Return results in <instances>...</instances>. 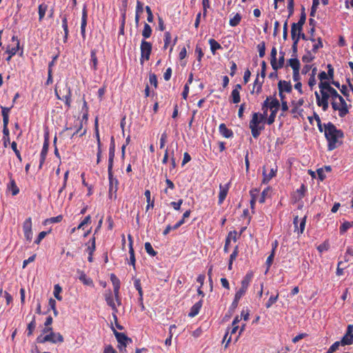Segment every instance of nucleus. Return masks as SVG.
<instances>
[{"label":"nucleus","mask_w":353,"mask_h":353,"mask_svg":"<svg viewBox=\"0 0 353 353\" xmlns=\"http://www.w3.org/2000/svg\"><path fill=\"white\" fill-rule=\"evenodd\" d=\"M229 186L230 184H225V185H219V200H218V204L221 205L223 203L224 200L225 199L228 190H229Z\"/></svg>","instance_id":"4be33fe9"},{"label":"nucleus","mask_w":353,"mask_h":353,"mask_svg":"<svg viewBox=\"0 0 353 353\" xmlns=\"http://www.w3.org/2000/svg\"><path fill=\"white\" fill-rule=\"evenodd\" d=\"M114 152H115L114 139V137H112L111 140H110V148H109L108 166V167H113Z\"/></svg>","instance_id":"393cba45"},{"label":"nucleus","mask_w":353,"mask_h":353,"mask_svg":"<svg viewBox=\"0 0 353 353\" xmlns=\"http://www.w3.org/2000/svg\"><path fill=\"white\" fill-rule=\"evenodd\" d=\"M171 41H172V36H171V34L170 32H165L164 33V38H163V41H164V45H163V50H166L169 45L171 43Z\"/></svg>","instance_id":"a19ab883"},{"label":"nucleus","mask_w":353,"mask_h":353,"mask_svg":"<svg viewBox=\"0 0 353 353\" xmlns=\"http://www.w3.org/2000/svg\"><path fill=\"white\" fill-rule=\"evenodd\" d=\"M353 325H349L346 334L341 339V345H351L353 343Z\"/></svg>","instance_id":"a211bd4d"},{"label":"nucleus","mask_w":353,"mask_h":353,"mask_svg":"<svg viewBox=\"0 0 353 353\" xmlns=\"http://www.w3.org/2000/svg\"><path fill=\"white\" fill-rule=\"evenodd\" d=\"M145 250L146 252L151 256H154L157 254V252L153 249V248L150 242H146L145 243Z\"/></svg>","instance_id":"49530a36"},{"label":"nucleus","mask_w":353,"mask_h":353,"mask_svg":"<svg viewBox=\"0 0 353 353\" xmlns=\"http://www.w3.org/2000/svg\"><path fill=\"white\" fill-rule=\"evenodd\" d=\"M145 11H146L147 14H148L147 21L149 23L153 22L154 17H153V14H152V10H151L150 7L148 6H145Z\"/></svg>","instance_id":"6e6d98bb"},{"label":"nucleus","mask_w":353,"mask_h":353,"mask_svg":"<svg viewBox=\"0 0 353 353\" xmlns=\"http://www.w3.org/2000/svg\"><path fill=\"white\" fill-rule=\"evenodd\" d=\"M262 83H263V81L262 82H259V74L257 75V77L256 78L254 82V86H253V89L251 91L252 93H254V89L255 88H256V93H259L261 91V88H262Z\"/></svg>","instance_id":"09e8293b"},{"label":"nucleus","mask_w":353,"mask_h":353,"mask_svg":"<svg viewBox=\"0 0 353 353\" xmlns=\"http://www.w3.org/2000/svg\"><path fill=\"white\" fill-rule=\"evenodd\" d=\"M49 306L53 310V312L55 315H57L58 314V311L56 308V301L54 299H53L52 298H50L49 299Z\"/></svg>","instance_id":"680f3d73"},{"label":"nucleus","mask_w":353,"mask_h":353,"mask_svg":"<svg viewBox=\"0 0 353 353\" xmlns=\"http://www.w3.org/2000/svg\"><path fill=\"white\" fill-rule=\"evenodd\" d=\"M110 281L112 283L114 288V296L115 299V301L117 303L118 306L121 305V299L119 295V290H120V280L119 278L113 273L110 274Z\"/></svg>","instance_id":"9b49d317"},{"label":"nucleus","mask_w":353,"mask_h":353,"mask_svg":"<svg viewBox=\"0 0 353 353\" xmlns=\"http://www.w3.org/2000/svg\"><path fill=\"white\" fill-rule=\"evenodd\" d=\"M269 192H270V188H265L263 190V192H261V194L259 195V198L258 199V201L259 203H265L266 196H267V194H268Z\"/></svg>","instance_id":"864d4df0"},{"label":"nucleus","mask_w":353,"mask_h":353,"mask_svg":"<svg viewBox=\"0 0 353 353\" xmlns=\"http://www.w3.org/2000/svg\"><path fill=\"white\" fill-rule=\"evenodd\" d=\"M266 111L263 114L254 112L252 119L250 121L249 127L251 130L252 135L256 139L260 135L261 131L264 128L263 124L266 119Z\"/></svg>","instance_id":"f03ea898"},{"label":"nucleus","mask_w":353,"mask_h":353,"mask_svg":"<svg viewBox=\"0 0 353 353\" xmlns=\"http://www.w3.org/2000/svg\"><path fill=\"white\" fill-rule=\"evenodd\" d=\"M242 87L240 84H236L231 93L232 101L233 103H238L241 101L240 90Z\"/></svg>","instance_id":"b1692460"},{"label":"nucleus","mask_w":353,"mask_h":353,"mask_svg":"<svg viewBox=\"0 0 353 353\" xmlns=\"http://www.w3.org/2000/svg\"><path fill=\"white\" fill-rule=\"evenodd\" d=\"M10 183L8 185V188L12 191V194L13 196L17 195L19 192V188L17 187L14 179L12 178V174L8 173Z\"/></svg>","instance_id":"bb28decb"},{"label":"nucleus","mask_w":353,"mask_h":353,"mask_svg":"<svg viewBox=\"0 0 353 353\" xmlns=\"http://www.w3.org/2000/svg\"><path fill=\"white\" fill-rule=\"evenodd\" d=\"M94 134L96 137V139L97 141V148L101 147V142L100 139L99 130V123H98V118L97 117L94 121Z\"/></svg>","instance_id":"e433bc0d"},{"label":"nucleus","mask_w":353,"mask_h":353,"mask_svg":"<svg viewBox=\"0 0 353 353\" xmlns=\"http://www.w3.org/2000/svg\"><path fill=\"white\" fill-rule=\"evenodd\" d=\"M35 327H36L35 316H33L32 321L28 325L27 335L31 336L32 334L33 331L35 329Z\"/></svg>","instance_id":"79ce46f5"},{"label":"nucleus","mask_w":353,"mask_h":353,"mask_svg":"<svg viewBox=\"0 0 353 353\" xmlns=\"http://www.w3.org/2000/svg\"><path fill=\"white\" fill-rule=\"evenodd\" d=\"M276 54H277V50L275 47H273L271 50L270 53V63L271 65L275 71H276L278 69L281 68L283 67L284 61H285V52L281 51L279 53V61H276Z\"/></svg>","instance_id":"39448f33"},{"label":"nucleus","mask_w":353,"mask_h":353,"mask_svg":"<svg viewBox=\"0 0 353 353\" xmlns=\"http://www.w3.org/2000/svg\"><path fill=\"white\" fill-rule=\"evenodd\" d=\"M320 92L321 97H320V94L317 92H315L316 103L319 106L322 107L323 110L325 111L328 108V99L330 97V94L327 90H321Z\"/></svg>","instance_id":"1a4fd4ad"},{"label":"nucleus","mask_w":353,"mask_h":353,"mask_svg":"<svg viewBox=\"0 0 353 353\" xmlns=\"http://www.w3.org/2000/svg\"><path fill=\"white\" fill-rule=\"evenodd\" d=\"M246 291L247 290L240 288V289L236 292L234 298L240 300L241 297L245 294Z\"/></svg>","instance_id":"774afa93"},{"label":"nucleus","mask_w":353,"mask_h":353,"mask_svg":"<svg viewBox=\"0 0 353 353\" xmlns=\"http://www.w3.org/2000/svg\"><path fill=\"white\" fill-rule=\"evenodd\" d=\"M278 299V294L274 296V295H272L268 301H267V303H265V306L266 307H271L277 300Z\"/></svg>","instance_id":"bf43d9fd"},{"label":"nucleus","mask_w":353,"mask_h":353,"mask_svg":"<svg viewBox=\"0 0 353 353\" xmlns=\"http://www.w3.org/2000/svg\"><path fill=\"white\" fill-rule=\"evenodd\" d=\"M329 93L330 94V97L332 98L333 101H337L338 99H339V97H341L340 94H339L337 91L333 88L330 90Z\"/></svg>","instance_id":"e2e57ef3"},{"label":"nucleus","mask_w":353,"mask_h":353,"mask_svg":"<svg viewBox=\"0 0 353 353\" xmlns=\"http://www.w3.org/2000/svg\"><path fill=\"white\" fill-rule=\"evenodd\" d=\"M91 222V216L90 215L86 216L84 219L79 223V225L77 226V229L82 228L85 225Z\"/></svg>","instance_id":"69168bd1"},{"label":"nucleus","mask_w":353,"mask_h":353,"mask_svg":"<svg viewBox=\"0 0 353 353\" xmlns=\"http://www.w3.org/2000/svg\"><path fill=\"white\" fill-rule=\"evenodd\" d=\"M62 220H63V216L60 214V215H58L57 216H54V217H51L50 219H47L45 221V224L59 223Z\"/></svg>","instance_id":"8fccbe9b"},{"label":"nucleus","mask_w":353,"mask_h":353,"mask_svg":"<svg viewBox=\"0 0 353 353\" xmlns=\"http://www.w3.org/2000/svg\"><path fill=\"white\" fill-rule=\"evenodd\" d=\"M128 239H129V254H130V264L133 265L134 269H135V263H136V259H135V254L134 251L132 247V238L130 235H128Z\"/></svg>","instance_id":"cd10ccee"},{"label":"nucleus","mask_w":353,"mask_h":353,"mask_svg":"<svg viewBox=\"0 0 353 353\" xmlns=\"http://www.w3.org/2000/svg\"><path fill=\"white\" fill-rule=\"evenodd\" d=\"M279 95L281 101L282 110L287 111V101L285 100L287 93V81H280L278 84Z\"/></svg>","instance_id":"ddd939ff"},{"label":"nucleus","mask_w":353,"mask_h":353,"mask_svg":"<svg viewBox=\"0 0 353 353\" xmlns=\"http://www.w3.org/2000/svg\"><path fill=\"white\" fill-rule=\"evenodd\" d=\"M353 227V221L352 222H345L342 224V225L340 228L341 232H346L350 228Z\"/></svg>","instance_id":"4d7b16f0"},{"label":"nucleus","mask_w":353,"mask_h":353,"mask_svg":"<svg viewBox=\"0 0 353 353\" xmlns=\"http://www.w3.org/2000/svg\"><path fill=\"white\" fill-rule=\"evenodd\" d=\"M49 148V135L48 133H46L44 136V141L42 147V150L40 154V161L39 168L41 169L46 161V156Z\"/></svg>","instance_id":"dca6fc26"},{"label":"nucleus","mask_w":353,"mask_h":353,"mask_svg":"<svg viewBox=\"0 0 353 353\" xmlns=\"http://www.w3.org/2000/svg\"><path fill=\"white\" fill-rule=\"evenodd\" d=\"M337 101H334L332 102V106L334 110H338L339 113V116L343 117L345 116L348 110L347 108V103L344 99L342 97H339V99Z\"/></svg>","instance_id":"6e6552de"},{"label":"nucleus","mask_w":353,"mask_h":353,"mask_svg":"<svg viewBox=\"0 0 353 353\" xmlns=\"http://www.w3.org/2000/svg\"><path fill=\"white\" fill-rule=\"evenodd\" d=\"M62 28L64 31L63 42L66 43L69 35V30L68 26V19L66 15L62 17Z\"/></svg>","instance_id":"7c9ffc66"},{"label":"nucleus","mask_w":353,"mask_h":353,"mask_svg":"<svg viewBox=\"0 0 353 353\" xmlns=\"http://www.w3.org/2000/svg\"><path fill=\"white\" fill-rule=\"evenodd\" d=\"M311 42L312 43V50L314 52H316L320 48L323 47L322 41L321 38L318 39V41L316 42L314 39H311Z\"/></svg>","instance_id":"c03bdc74"},{"label":"nucleus","mask_w":353,"mask_h":353,"mask_svg":"<svg viewBox=\"0 0 353 353\" xmlns=\"http://www.w3.org/2000/svg\"><path fill=\"white\" fill-rule=\"evenodd\" d=\"M104 298L106 301V303L108 304V305H109L111 307V309L112 310V317H113L114 320H115L117 321V313L118 312V309L117 307V302L116 303L114 302V298H113V294L110 290H108L105 291V292L104 294Z\"/></svg>","instance_id":"0eeeda50"},{"label":"nucleus","mask_w":353,"mask_h":353,"mask_svg":"<svg viewBox=\"0 0 353 353\" xmlns=\"http://www.w3.org/2000/svg\"><path fill=\"white\" fill-rule=\"evenodd\" d=\"M325 135L328 141V150H332L335 149L339 144V139L343 136L341 130L336 129L335 125L332 123L325 125Z\"/></svg>","instance_id":"f257e3e1"},{"label":"nucleus","mask_w":353,"mask_h":353,"mask_svg":"<svg viewBox=\"0 0 353 353\" xmlns=\"http://www.w3.org/2000/svg\"><path fill=\"white\" fill-rule=\"evenodd\" d=\"M92 243L91 245H89L87 248V251L90 255H92L95 250V238L92 237L91 239Z\"/></svg>","instance_id":"052dcab7"},{"label":"nucleus","mask_w":353,"mask_h":353,"mask_svg":"<svg viewBox=\"0 0 353 353\" xmlns=\"http://www.w3.org/2000/svg\"><path fill=\"white\" fill-rule=\"evenodd\" d=\"M152 44L151 43L143 39L141 43V59H144L148 61L150 59V54L152 52Z\"/></svg>","instance_id":"2eb2a0df"},{"label":"nucleus","mask_w":353,"mask_h":353,"mask_svg":"<svg viewBox=\"0 0 353 353\" xmlns=\"http://www.w3.org/2000/svg\"><path fill=\"white\" fill-rule=\"evenodd\" d=\"M305 219L306 216H305L302 219H299L298 216H295L294 219V231H297L298 234L303 233L305 225Z\"/></svg>","instance_id":"412c9836"},{"label":"nucleus","mask_w":353,"mask_h":353,"mask_svg":"<svg viewBox=\"0 0 353 353\" xmlns=\"http://www.w3.org/2000/svg\"><path fill=\"white\" fill-rule=\"evenodd\" d=\"M209 44L210 46V50L212 52L213 54H215V52L219 50V49H221V46L220 45L219 43H218L215 39H210L209 40Z\"/></svg>","instance_id":"4c0bfd02"},{"label":"nucleus","mask_w":353,"mask_h":353,"mask_svg":"<svg viewBox=\"0 0 353 353\" xmlns=\"http://www.w3.org/2000/svg\"><path fill=\"white\" fill-rule=\"evenodd\" d=\"M257 49L259 51V55L260 57H263L265 54V42L262 41L257 46Z\"/></svg>","instance_id":"3c124183"},{"label":"nucleus","mask_w":353,"mask_h":353,"mask_svg":"<svg viewBox=\"0 0 353 353\" xmlns=\"http://www.w3.org/2000/svg\"><path fill=\"white\" fill-rule=\"evenodd\" d=\"M32 223L31 217L26 219L23 223V231L24 237L28 242H31L32 239Z\"/></svg>","instance_id":"4468645a"},{"label":"nucleus","mask_w":353,"mask_h":353,"mask_svg":"<svg viewBox=\"0 0 353 353\" xmlns=\"http://www.w3.org/2000/svg\"><path fill=\"white\" fill-rule=\"evenodd\" d=\"M241 20V16L240 14L236 13L232 18L230 19L229 24L232 27H235L239 24Z\"/></svg>","instance_id":"58836bf2"},{"label":"nucleus","mask_w":353,"mask_h":353,"mask_svg":"<svg viewBox=\"0 0 353 353\" xmlns=\"http://www.w3.org/2000/svg\"><path fill=\"white\" fill-rule=\"evenodd\" d=\"M47 8L46 4L42 3L39 6V20L40 21L44 18Z\"/></svg>","instance_id":"ea45409f"},{"label":"nucleus","mask_w":353,"mask_h":353,"mask_svg":"<svg viewBox=\"0 0 353 353\" xmlns=\"http://www.w3.org/2000/svg\"><path fill=\"white\" fill-rule=\"evenodd\" d=\"M54 92L56 97L59 100L63 101L65 106L69 109L71 107L72 103V90L68 83H65L63 88L59 90L56 87Z\"/></svg>","instance_id":"7ed1b4c3"},{"label":"nucleus","mask_w":353,"mask_h":353,"mask_svg":"<svg viewBox=\"0 0 353 353\" xmlns=\"http://www.w3.org/2000/svg\"><path fill=\"white\" fill-rule=\"evenodd\" d=\"M304 21L299 20L297 23H293L291 29V36L294 41L292 48L294 50L296 49V43L299 41V37L301 33L302 26L304 24Z\"/></svg>","instance_id":"423d86ee"},{"label":"nucleus","mask_w":353,"mask_h":353,"mask_svg":"<svg viewBox=\"0 0 353 353\" xmlns=\"http://www.w3.org/2000/svg\"><path fill=\"white\" fill-rule=\"evenodd\" d=\"M87 20H88L87 7L85 5H84L83 10H82V17H81V34L83 39H85V28L87 26Z\"/></svg>","instance_id":"6ab92c4d"},{"label":"nucleus","mask_w":353,"mask_h":353,"mask_svg":"<svg viewBox=\"0 0 353 353\" xmlns=\"http://www.w3.org/2000/svg\"><path fill=\"white\" fill-rule=\"evenodd\" d=\"M252 274L248 273L242 279L241 282V288L248 290L250 283L251 281Z\"/></svg>","instance_id":"f704fd0d"},{"label":"nucleus","mask_w":353,"mask_h":353,"mask_svg":"<svg viewBox=\"0 0 353 353\" xmlns=\"http://www.w3.org/2000/svg\"><path fill=\"white\" fill-rule=\"evenodd\" d=\"M276 170H277L276 167H275V168H270V171L268 173V165H265L263 166V178L262 182L263 183H268L275 176Z\"/></svg>","instance_id":"f3484780"},{"label":"nucleus","mask_w":353,"mask_h":353,"mask_svg":"<svg viewBox=\"0 0 353 353\" xmlns=\"http://www.w3.org/2000/svg\"><path fill=\"white\" fill-rule=\"evenodd\" d=\"M288 65H290L294 71H299V61L296 59H288Z\"/></svg>","instance_id":"de8ad7c7"},{"label":"nucleus","mask_w":353,"mask_h":353,"mask_svg":"<svg viewBox=\"0 0 353 353\" xmlns=\"http://www.w3.org/2000/svg\"><path fill=\"white\" fill-rule=\"evenodd\" d=\"M112 331L115 335V337L119 343L118 348L120 350V351H122L123 350H125V347L127 346V344L130 342L132 343V339L129 337H128L123 332H118L114 328L112 327Z\"/></svg>","instance_id":"9d476101"},{"label":"nucleus","mask_w":353,"mask_h":353,"mask_svg":"<svg viewBox=\"0 0 353 353\" xmlns=\"http://www.w3.org/2000/svg\"><path fill=\"white\" fill-rule=\"evenodd\" d=\"M144 195L147 200V206H146V211H148L150 208H153L154 206V200L151 199V193L149 190H146L144 192Z\"/></svg>","instance_id":"72a5a7b5"},{"label":"nucleus","mask_w":353,"mask_h":353,"mask_svg":"<svg viewBox=\"0 0 353 353\" xmlns=\"http://www.w3.org/2000/svg\"><path fill=\"white\" fill-rule=\"evenodd\" d=\"M112 168L113 167H108V179H109V192H111L112 191L117 192V185L118 184V181L116 178L113 176L112 172Z\"/></svg>","instance_id":"aec40b11"},{"label":"nucleus","mask_w":353,"mask_h":353,"mask_svg":"<svg viewBox=\"0 0 353 353\" xmlns=\"http://www.w3.org/2000/svg\"><path fill=\"white\" fill-rule=\"evenodd\" d=\"M219 133L225 138L229 139L234 136V133L231 129L227 128L225 123H221L219 126Z\"/></svg>","instance_id":"a878e982"},{"label":"nucleus","mask_w":353,"mask_h":353,"mask_svg":"<svg viewBox=\"0 0 353 353\" xmlns=\"http://www.w3.org/2000/svg\"><path fill=\"white\" fill-rule=\"evenodd\" d=\"M12 41H16V46L12 48H10L8 46L6 49V52L13 57L17 54V51L19 50L20 42L17 36H12Z\"/></svg>","instance_id":"c85d7f7f"},{"label":"nucleus","mask_w":353,"mask_h":353,"mask_svg":"<svg viewBox=\"0 0 353 353\" xmlns=\"http://www.w3.org/2000/svg\"><path fill=\"white\" fill-rule=\"evenodd\" d=\"M149 81L151 85H153L155 88L157 87V77L154 73H150L149 75Z\"/></svg>","instance_id":"13d9d810"},{"label":"nucleus","mask_w":353,"mask_h":353,"mask_svg":"<svg viewBox=\"0 0 353 353\" xmlns=\"http://www.w3.org/2000/svg\"><path fill=\"white\" fill-rule=\"evenodd\" d=\"M229 334H230L229 330H228L225 332L224 337L223 339L222 343H223L225 342V348L228 347V345L231 342V336H229Z\"/></svg>","instance_id":"338daca9"},{"label":"nucleus","mask_w":353,"mask_h":353,"mask_svg":"<svg viewBox=\"0 0 353 353\" xmlns=\"http://www.w3.org/2000/svg\"><path fill=\"white\" fill-rule=\"evenodd\" d=\"M152 30L150 26L148 23H145L143 29L142 30V36L143 37V38L145 39L150 38L152 35Z\"/></svg>","instance_id":"c9c22d12"},{"label":"nucleus","mask_w":353,"mask_h":353,"mask_svg":"<svg viewBox=\"0 0 353 353\" xmlns=\"http://www.w3.org/2000/svg\"><path fill=\"white\" fill-rule=\"evenodd\" d=\"M319 86L320 91L327 90L328 92H330V90L332 88V87L330 86V83L327 81H321Z\"/></svg>","instance_id":"603ef678"},{"label":"nucleus","mask_w":353,"mask_h":353,"mask_svg":"<svg viewBox=\"0 0 353 353\" xmlns=\"http://www.w3.org/2000/svg\"><path fill=\"white\" fill-rule=\"evenodd\" d=\"M202 305H203L202 300L194 303L190 308V311L188 314L189 316L194 317V316H196L199 314V312L202 307Z\"/></svg>","instance_id":"c756f323"},{"label":"nucleus","mask_w":353,"mask_h":353,"mask_svg":"<svg viewBox=\"0 0 353 353\" xmlns=\"http://www.w3.org/2000/svg\"><path fill=\"white\" fill-rule=\"evenodd\" d=\"M48 232L42 231L41 232L38 236L37 237L36 240L34 241V243L37 245H39L41 241L45 238V236L47 235Z\"/></svg>","instance_id":"0e129e2a"},{"label":"nucleus","mask_w":353,"mask_h":353,"mask_svg":"<svg viewBox=\"0 0 353 353\" xmlns=\"http://www.w3.org/2000/svg\"><path fill=\"white\" fill-rule=\"evenodd\" d=\"M62 292V288L59 285L56 284L54 286V296L58 301H62V296L60 295Z\"/></svg>","instance_id":"a18cd8bd"},{"label":"nucleus","mask_w":353,"mask_h":353,"mask_svg":"<svg viewBox=\"0 0 353 353\" xmlns=\"http://www.w3.org/2000/svg\"><path fill=\"white\" fill-rule=\"evenodd\" d=\"M12 106L10 108L1 106V114L3 117V130H9L8 128V125L9 123V113Z\"/></svg>","instance_id":"5701e85b"},{"label":"nucleus","mask_w":353,"mask_h":353,"mask_svg":"<svg viewBox=\"0 0 353 353\" xmlns=\"http://www.w3.org/2000/svg\"><path fill=\"white\" fill-rule=\"evenodd\" d=\"M268 108L270 110V111L274 110L278 112L280 108V103L279 100L272 97H267L263 102L262 110L263 112H267Z\"/></svg>","instance_id":"f8f14e48"},{"label":"nucleus","mask_w":353,"mask_h":353,"mask_svg":"<svg viewBox=\"0 0 353 353\" xmlns=\"http://www.w3.org/2000/svg\"><path fill=\"white\" fill-rule=\"evenodd\" d=\"M3 139H2V141H3V145L4 146V148H7L8 144H10V131L9 130H3Z\"/></svg>","instance_id":"37998d69"},{"label":"nucleus","mask_w":353,"mask_h":353,"mask_svg":"<svg viewBox=\"0 0 353 353\" xmlns=\"http://www.w3.org/2000/svg\"><path fill=\"white\" fill-rule=\"evenodd\" d=\"M90 63H92V68L94 71L98 69V59L97 57V50L93 49L90 52Z\"/></svg>","instance_id":"2f4dec72"},{"label":"nucleus","mask_w":353,"mask_h":353,"mask_svg":"<svg viewBox=\"0 0 353 353\" xmlns=\"http://www.w3.org/2000/svg\"><path fill=\"white\" fill-rule=\"evenodd\" d=\"M250 194L252 200L258 201L259 198V190L256 188L250 190Z\"/></svg>","instance_id":"5fc2aeb1"},{"label":"nucleus","mask_w":353,"mask_h":353,"mask_svg":"<svg viewBox=\"0 0 353 353\" xmlns=\"http://www.w3.org/2000/svg\"><path fill=\"white\" fill-rule=\"evenodd\" d=\"M304 193L305 187L303 185H302L299 189H297V190L292 194V199L294 201H299L304 196Z\"/></svg>","instance_id":"473e14b6"},{"label":"nucleus","mask_w":353,"mask_h":353,"mask_svg":"<svg viewBox=\"0 0 353 353\" xmlns=\"http://www.w3.org/2000/svg\"><path fill=\"white\" fill-rule=\"evenodd\" d=\"M36 341L38 343H45L46 342H51L52 343H63V337L59 332L55 333L54 332H50V333H48L46 335L40 334L39 336H37Z\"/></svg>","instance_id":"20e7f679"}]
</instances>
